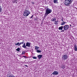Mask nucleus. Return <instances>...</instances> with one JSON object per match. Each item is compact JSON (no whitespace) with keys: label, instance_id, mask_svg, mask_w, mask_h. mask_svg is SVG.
<instances>
[{"label":"nucleus","instance_id":"f257e3e1","mask_svg":"<svg viewBox=\"0 0 77 77\" xmlns=\"http://www.w3.org/2000/svg\"><path fill=\"white\" fill-rule=\"evenodd\" d=\"M52 12V11L51 9H50V8H47V9H46L44 15V17L45 18V17H47V16L48 14H50V13H51Z\"/></svg>","mask_w":77,"mask_h":77},{"label":"nucleus","instance_id":"f03ea898","mask_svg":"<svg viewBox=\"0 0 77 77\" xmlns=\"http://www.w3.org/2000/svg\"><path fill=\"white\" fill-rule=\"evenodd\" d=\"M72 0H65L64 2V5L66 6H68V5L71 3Z\"/></svg>","mask_w":77,"mask_h":77},{"label":"nucleus","instance_id":"7ed1b4c3","mask_svg":"<svg viewBox=\"0 0 77 77\" xmlns=\"http://www.w3.org/2000/svg\"><path fill=\"white\" fill-rule=\"evenodd\" d=\"M30 14V11H26L23 13V15L25 17H27Z\"/></svg>","mask_w":77,"mask_h":77},{"label":"nucleus","instance_id":"20e7f679","mask_svg":"<svg viewBox=\"0 0 77 77\" xmlns=\"http://www.w3.org/2000/svg\"><path fill=\"white\" fill-rule=\"evenodd\" d=\"M62 60L65 61V60H66L68 58V56L67 55H64L62 57Z\"/></svg>","mask_w":77,"mask_h":77},{"label":"nucleus","instance_id":"39448f33","mask_svg":"<svg viewBox=\"0 0 77 77\" xmlns=\"http://www.w3.org/2000/svg\"><path fill=\"white\" fill-rule=\"evenodd\" d=\"M63 28L64 30H68V29H69V26L68 25L64 26Z\"/></svg>","mask_w":77,"mask_h":77},{"label":"nucleus","instance_id":"423d86ee","mask_svg":"<svg viewBox=\"0 0 77 77\" xmlns=\"http://www.w3.org/2000/svg\"><path fill=\"white\" fill-rule=\"evenodd\" d=\"M52 74L53 75H58L59 72L56 71H55L52 73Z\"/></svg>","mask_w":77,"mask_h":77},{"label":"nucleus","instance_id":"0eeeda50","mask_svg":"<svg viewBox=\"0 0 77 77\" xmlns=\"http://www.w3.org/2000/svg\"><path fill=\"white\" fill-rule=\"evenodd\" d=\"M31 43H29V42H27L26 43V47H30V44H31Z\"/></svg>","mask_w":77,"mask_h":77},{"label":"nucleus","instance_id":"6e6552de","mask_svg":"<svg viewBox=\"0 0 77 77\" xmlns=\"http://www.w3.org/2000/svg\"><path fill=\"white\" fill-rule=\"evenodd\" d=\"M74 48L75 51H77V45H74Z\"/></svg>","mask_w":77,"mask_h":77},{"label":"nucleus","instance_id":"1a4fd4ad","mask_svg":"<svg viewBox=\"0 0 77 77\" xmlns=\"http://www.w3.org/2000/svg\"><path fill=\"white\" fill-rule=\"evenodd\" d=\"M42 57V55H39L38 56V59H40Z\"/></svg>","mask_w":77,"mask_h":77},{"label":"nucleus","instance_id":"9d476101","mask_svg":"<svg viewBox=\"0 0 77 77\" xmlns=\"http://www.w3.org/2000/svg\"><path fill=\"white\" fill-rule=\"evenodd\" d=\"M15 45H18V46H20L21 45V43L18 42L17 43H15Z\"/></svg>","mask_w":77,"mask_h":77},{"label":"nucleus","instance_id":"9b49d317","mask_svg":"<svg viewBox=\"0 0 77 77\" xmlns=\"http://www.w3.org/2000/svg\"><path fill=\"white\" fill-rule=\"evenodd\" d=\"M63 26H61V27H60L59 28V30H62L63 29Z\"/></svg>","mask_w":77,"mask_h":77},{"label":"nucleus","instance_id":"f8f14e48","mask_svg":"<svg viewBox=\"0 0 77 77\" xmlns=\"http://www.w3.org/2000/svg\"><path fill=\"white\" fill-rule=\"evenodd\" d=\"M60 25L61 26H63V25H65V23L64 22H63L61 23Z\"/></svg>","mask_w":77,"mask_h":77},{"label":"nucleus","instance_id":"ddd939ff","mask_svg":"<svg viewBox=\"0 0 77 77\" xmlns=\"http://www.w3.org/2000/svg\"><path fill=\"white\" fill-rule=\"evenodd\" d=\"M56 19L55 18H54L52 19L51 21H56Z\"/></svg>","mask_w":77,"mask_h":77},{"label":"nucleus","instance_id":"4468645a","mask_svg":"<svg viewBox=\"0 0 77 77\" xmlns=\"http://www.w3.org/2000/svg\"><path fill=\"white\" fill-rule=\"evenodd\" d=\"M22 47H23V48H26L25 43H24L23 45L22 46Z\"/></svg>","mask_w":77,"mask_h":77},{"label":"nucleus","instance_id":"2eb2a0df","mask_svg":"<svg viewBox=\"0 0 77 77\" xmlns=\"http://www.w3.org/2000/svg\"><path fill=\"white\" fill-rule=\"evenodd\" d=\"M54 3H57V0H54Z\"/></svg>","mask_w":77,"mask_h":77},{"label":"nucleus","instance_id":"dca6fc26","mask_svg":"<svg viewBox=\"0 0 77 77\" xmlns=\"http://www.w3.org/2000/svg\"><path fill=\"white\" fill-rule=\"evenodd\" d=\"M41 50H38L36 51V52L37 53H41Z\"/></svg>","mask_w":77,"mask_h":77},{"label":"nucleus","instance_id":"f3484780","mask_svg":"<svg viewBox=\"0 0 77 77\" xmlns=\"http://www.w3.org/2000/svg\"><path fill=\"white\" fill-rule=\"evenodd\" d=\"M35 49H36V50H38V49H39V47H35Z\"/></svg>","mask_w":77,"mask_h":77},{"label":"nucleus","instance_id":"a211bd4d","mask_svg":"<svg viewBox=\"0 0 77 77\" xmlns=\"http://www.w3.org/2000/svg\"><path fill=\"white\" fill-rule=\"evenodd\" d=\"M17 51H19L20 50V48H18L16 49Z\"/></svg>","mask_w":77,"mask_h":77},{"label":"nucleus","instance_id":"6ab92c4d","mask_svg":"<svg viewBox=\"0 0 77 77\" xmlns=\"http://www.w3.org/2000/svg\"><path fill=\"white\" fill-rule=\"evenodd\" d=\"M8 77H15V76L13 75H10Z\"/></svg>","mask_w":77,"mask_h":77},{"label":"nucleus","instance_id":"aec40b11","mask_svg":"<svg viewBox=\"0 0 77 77\" xmlns=\"http://www.w3.org/2000/svg\"><path fill=\"white\" fill-rule=\"evenodd\" d=\"M2 8V7L0 5V12H1Z\"/></svg>","mask_w":77,"mask_h":77},{"label":"nucleus","instance_id":"412c9836","mask_svg":"<svg viewBox=\"0 0 77 77\" xmlns=\"http://www.w3.org/2000/svg\"><path fill=\"white\" fill-rule=\"evenodd\" d=\"M32 58L34 59H37V57H33Z\"/></svg>","mask_w":77,"mask_h":77},{"label":"nucleus","instance_id":"4be33fe9","mask_svg":"<svg viewBox=\"0 0 77 77\" xmlns=\"http://www.w3.org/2000/svg\"><path fill=\"white\" fill-rule=\"evenodd\" d=\"M25 54V51H23L22 53V54Z\"/></svg>","mask_w":77,"mask_h":77},{"label":"nucleus","instance_id":"5701e85b","mask_svg":"<svg viewBox=\"0 0 77 77\" xmlns=\"http://www.w3.org/2000/svg\"><path fill=\"white\" fill-rule=\"evenodd\" d=\"M24 42H20V44H24Z\"/></svg>","mask_w":77,"mask_h":77},{"label":"nucleus","instance_id":"b1692460","mask_svg":"<svg viewBox=\"0 0 77 77\" xmlns=\"http://www.w3.org/2000/svg\"><path fill=\"white\" fill-rule=\"evenodd\" d=\"M60 32H65V31L63 30L62 31H61Z\"/></svg>","mask_w":77,"mask_h":77},{"label":"nucleus","instance_id":"393cba45","mask_svg":"<svg viewBox=\"0 0 77 77\" xmlns=\"http://www.w3.org/2000/svg\"><path fill=\"white\" fill-rule=\"evenodd\" d=\"M33 17V15H32V16L30 18H32V17Z\"/></svg>","mask_w":77,"mask_h":77},{"label":"nucleus","instance_id":"a878e982","mask_svg":"<svg viewBox=\"0 0 77 77\" xmlns=\"http://www.w3.org/2000/svg\"><path fill=\"white\" fill-rule=\"evenodd\" d=\"M34 20L35 21H36V20H37V19L36 18H35Z\"/></svg>","mask_w":77,"mask_h":77},{"label":"nucleus","instance_id":"bb28decb","mask_svg":"<svg viewBox=\"0 0 77 77\" xmlns=\"http://www.w3.org/2000/svg\"><path fill=\"white\" fill-rule=\"evenodd\" d=\"M32 4H33V5H34V4H35V2H32Z\"/></svg>","mask_w":77,"mask_h":77},{"label":"nucleus","instance_id":"cd10ccee","mask_svg":"<svg viewBox=\"0 0 77 77\" xmlns=\"http://www.w3.org/2000/svg\"><path fill=\"white\" fill-rule=\"evenodd\" d=\"M61 21H63V18H62L61 20Z\"/></svg>","mask_w":77,"mask_h":77},{"label":"nucleus","instance_id":"c85d7f7f","mask_svg":"<svg viewBox=\"0 0 77 77\" xmlns=\"http://www.w3.org/2000/svg\"><path fill=\"white\" fill-rule=\"evenodd\" d=\"M25 66H26V67H28V66L27 65H25Z\"/></svg>","mask_w":77,"mask_h":77},{"label":"nucleus","instance_id":"c756f323","mask_svg":"<svg viewBox=\"0 0 77 77\" xmlns=\"http://www.w3.org/2000/svg\"><path fill=\"white\" fill-rule=\"evenodd\" d=\"M58 22V21H55V22L57 23Z\"/></svg>","mask_w":77,"mask_h":77},{"label":"nucleus","instance_id":"7c9ffc66","mask_svg":"<svg viewBox=\"0 0 77 77\" xmlns=\"http://www.w3.org/2000/svg\"><path fill=\"white\" fill-rule=\"evenodd\" d=\"M23 57H26L25 56H23Z\"/></svg>","mask_w":77,"mask_h":77},{"label":"nucleus","instance_id":"2f4dec72","mask_svg":"<svg viewBox=\"0 0 77 77\" xmlns=\"http://www.w3.org/2000/svg\"><path fill=\"white\" fill-rule=\"evenodd\" d=\"M69 25H70V26L71 27V26H71V24H70Z\"/></svg>","mask_w":77,"mask_h":77},{"label":"nucleus","instance_id":"473e14b6","mask_svg":"<svg viewBox=\"0 0 77 77\" xmlns=\"http://www.w3.org/2000/svg\"><path fill=\"white\" fill-rule=\"evenodd\" d=\"M64 23L65 24V23H66V22H64Z\"/></svg>","mask_w":77,"mask_h":77}]
</instances>
